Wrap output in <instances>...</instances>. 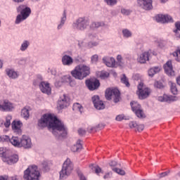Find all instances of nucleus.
<instances>
[{
	"mask_svg": "<svg viewBox=\"0 0 180 180\" xmlns=\"http://www.w3.org/2000/svg\"><path fill=\"white\" fill-rule=\"evenodd\" d=\"M38 126L41 129L49 127V129H51L54 136H60L61 137H65L68 131L67 127L64 125V122L51 114H44L38 121Z\"/></svg>",
	"mask_w": 180,
	"mask_h": 180,
	"instance_id": "f257e3e1",
	"label": "nucleus"
},
{
	"mask_svg": "<svg viewBox=\"0 0 180 180\" xmlns=\"http://www.w3.org/2000/svg\"><path fill=\"white\" fill-rule=\"evenodd\" d=\"M91 74V68L86 65H78L71 71L72 77L75 79L82 80Z\"/></svg>",
	"mask_w": 180,
	"mask_h": 180,
	"instance_id": "f03ea898",
	"label": "nucleus"
},
{
	"mask_svg": "<svg viewBox=\"0 0 180 180\" xmlns=\"http://www.w3.org/2000/svg\"><path fill=\"white\" fill-rule=\"evenodd\" d=\"M18 13H20L17 15L15 23L18 25L22 20H26L29 16H30V13H32V10L29 7H26L25 5H21L17 8Z\"/></svg>",
	"mask_w": 180,
	"mask_h": 180,
	"instance_id": "7ed1b4c3",
	"label": "nucleus"
},
{
	"mask_svg": "<svg viewBox=\"0 0 180 180\" xmlns=\"http://www.w3.org/2000/svg\"><path fill=\"white\" fill-rule=\"evenodd\" d=\"M39 176H40V172L37 169V166L34 165L30 166L24 172L25 180H39Z\"/></svg>",
	"mask_w": 180,
	"mask_h": 180,
	"instance_id": "20e7f679",
	"label": "nucleus"
},
{
	"mask_svg": "<svg viewBox=\"0 0 180 180\" xmlns=\"http://www.w3.org/2000/svg\"><path fill=\"white\" fill-rule=\"evenodd\" d=\"M72 169H74V165H72L71 160L68 158L64 162L62 169L60 172V179H65L68 176H70L71 172H72Z\"/></svg>",
	"mask_w": 180,
	"mask_h": 180,
	"instance_id": "39448f33",
	"label": "nucleus"
},
{
	"mask_svg": "<svg viewBox=\"0 0 180 180\" xmlns=\"http://www.w3.org/2000/svg\"><path fill=\"white\" fill-rule=\"evenodd\" d=\"M130 105L131 108L132 112L135 113L136 116L139 117V119H144L146 117V114L144 113V110L141 108V105L137 101H131L130 103Z\"/></svg>",
	"mask_w": 180,
	"mask_h": 180,
	"instance_id": "423d86ee",
	"label": "nucleus"
},
{
	"mask_svg": "<svg viewBox=\"0 0 180 180\" xmlns=\"http://www.w3.org/2000/svg\"><path fill=\"white\" fill-rule=\"evenodd\" d=\"M105 98L108 101L113 98L115 103H117L120 101V91L117 89H108L105 91Z\"/></svg>",
	"mask_w": 180,
	"mask_h": 180,
	"instance_id": "0eeeda50",
	"label": "nucleus"
},
{
	"mask_svg": "<svg viewBox=\"0 0 180 180\" xmlns=\"http://www.w3.org/2000/svg\"><path fill=\"white\" fill-rule=\"evenodd\" d=\"M150 94H151V89L148 87H145L143 82L138 85L137 94L139 99H146V98L150 96Z\"/></svg>",
	"mask_w": 180,
	"mask_h": 180,
	"instance_id": "6e6552de",
	"label": "nucleus"
},
{
	"mask_svg": "<svg viewBox=\"0 0 180 180\" xmlns=\"http://www.w3.org/2000/svg\"><path fill=\"white\" fill-rule=\"evenodd\" d=\"M88 26H89V21L85 19V18H79L73 23L74 29H77V30H85Z\"/></svg>",
	"mask_w": 180,
	"mask_h": 180,
	"instance_id": "1a4fd4ad",
	"label": "nucleus"
},
{
	"mask_svg": "<svg viewBox=\"0 0 180 180\" xmlns=\"http://www.w3.org/2000/svg\"><path fill=\"white\" fill-rule=\"evenodd\" d=\"M32 139L26 135H22L20 139V148L23 147V148H32Z\"/></svg>",
	"mask_w": 180,
	"mask_h": 180,
	"instance_id": "9d476101",
	"label": "nucleus"
},
{
	"mask_svg": "<svg viewBox=\"0 0 180 180\" xmlns=\"http://www.w3.org/2000/svg\"><path fill=\"white\" fill-rule=\"evenodd\" d=\"M86 85L89 91H95L101 86V83L97 79H91L86 80Z\"/></svg>",
	"mask_w": 180,
	"mask_h": 180,
	"instance_id": "9b49d317",
	"label": "nucleus"
},
{
	"mask_svg": "<svg viewBox=\"0 0 180 180\" xmlns=\"http://www.w3.org/2000/svg\"><path fill=\"white\" fill-rule=\"evenodd\" d=\"M68 106H70V98L65 96V94H63L58 101V108L59 109H64V108H67Z\"/></svg>",
	"mask_w": 180,
	"mask_h": 180,
	"instance_id": "f8f14e48",
	"label": "nucleus"
},
{
	"mask_svg": "<svg viewBox=\"0 0 180 180\" xmlns=\"http://www.w3.org/2000/svg\"><path fill=\"white\" fill-rule=\"evenodd\" d=\"M155 20L159 23H168L169 22H174L172 17H171L169 15H162V14H158V15H156Z\"/></svg>",
	"mask_w": 180,
	"mask_h": 180,
	"instance_id": "ddd939ff",
	"label": "nucleus"
},
{
	"mask_svg": "<svg viewBox=\"0 0 180 180\" xmlns=\"http://www.w3.org/2000/svg\"><path fill=\"white\" fill-rule=\"evenodd\" d=\"M4 162H6L8 165H12V164H16L19 161V156L18 155H8L3 158Z\"/></svg>",
	"mask_w": 180,
	"mask_h": 180,
	"instance_id": "4468645a",
	"label": "nucleus"
},
{
	"mask_svg": "<svg viewBox=\"0 0 180 180\" xmlns=\"http://www.w3.org/2000/svg\"><path fill=\"white\" fill-rule=\"evenodd\" d=\"M92 101L97 110H102L103 109H105V104L103 103V101L99 99L98 96H93Z\"/></svg>",
	"mask_w": 180,
	"mask_h": 180,
	"instance_id": "2eb2a0df",
	"label": "nucleus"
},
{
	"mask_svg": "<svg viewBox=\"0 0 180 180\" xmlns=\"http://www.w3.org/2000/svg\"><path fill=\"white\" fill-rule=\"evenodd\" d=\"M138 4L145 11L153 9V0H138Z\"/></svg>",
	"mask_w": 180,
	"mask_h": 180,
	"instance_id": "dca6fc26",
	"label": "nucleus"
},
{
	"mask_svg": "<svg viewBox=\"0 0 180 180\" xmlns=\"http://www.w3.org/2000/svg\"><path fill=\"white\" fill-rule=\"evenodd\" d=\"M39 89L43 94L51 95V87H50V84L47 82H41L39 84Z\"/></svg>",
	"mask_w": 180,
	"mask_h": 180,
	"instance_id": "f3484780",
	"label": "nucleus"
},
{
	"mask_svg": "<svg viewBox=\"0 0 180 180\" xmlns=\"http://www.w3.org/2000/svg\"><path fill=\"white\" fill-rule=\"evenodd\" d=\"M13 131L16 134H22V127L23 124L20 121H13L11 124Z\"/></svg>",
	"mask_w": 180,
	"mask_h": 180,
	"instance_id": "a211bd4d",
	"label": "nucleus"
},
{
	"mask_svg": "<svg viewBox=\"0 0 180 180\" xmlns=\"http://www.w3.org/2000/svg\"><path fill=\"white\" fill-rule=\"evenodd\" d=\"M13 109V104L8 100H4L3 103L0 104V110L3 112H11Z\"/></svg>",
	"mask_w": 180,
	"mask_h": 180,
	"instance_id": "6ab92c4d",
	"label": "nucleus"
},
{
	"mask_svg": "<svg viewBox=\"0 0 180 180\" xmlns=\"http://www.w3.org/2000/svg\"><path fill=\"white\" fill-rule=\"evenodd\" d=\"M164 70L167 75H175V72L172 68V62L171 60L166 63V64L164 65Z\"/></svg>",
	"mask_w": 180,
	"mask_h": 180,
	"instance_id": "aec40b11",
	"label": "nucleus"
},
{
	"mask_svg": "<svg viewBox=\"0 0 180 180\" xmlns=\"http://www.w3.org/2000/svg\"><path fill=\"white\" fill-rule=\"evenodd\" d=\"M149 57H150L149 52H143L139 56V57L137 58V60L141 64H145L146 61H148Z\"/></svg>",
	"mask_w": 180,
	"mask_h": 180,
	"instance_id": "412c9836",
	"label": "nucleus"
},
{
	"mask_svg": "<svg viewBox=\"0 0 180 180\" xmlns=\"http://www.w3.org/2000/svg\"><path fill=\"white\" fill-rule=\"evenodd\" d=\"M74 63V59L71 58V56L68 55H65L62 57V64L64 65H68L70 67V65H72Z\"/></svg>",
	"mask_w": 180,
	"mask_h": 180,
	"instance_id": "4be33fe9",
	"label": "nucleus"
},
{
	"mask_svg": "<svg viewBox=\"0 0 180 180\" xmlns=\"http://www.w3.org/2000/svg\"><path fill=\"white\" fill-rule=\"evenodd\" d=\"M103 62L107 67H115L116 65V60L113 58L104 57Z\"/></svg>",
	"mask_w": 180,
	"mask_h": 180,
	"instance_id": "5701e85b",
	"label": "nucleus"
},
{
	"mask_svg": "<svg viewBox=\"0 0 180 180\" xmlns=\"http://www.w3.org/2000/svg\"><path fill=\"white\" fill-rule=\"evenodd\" d=\"M130 129H135L137 131H143L144 130L143 124H138L137 122L133 121L129 123Z\"/></svg>",
	"mask_w": 180,
	"mask_h": 180,
	"instance_id": "b1692460",
	"label": "nucleus"
},
{
	"mask_svg": "<svg viewBox=\"0 0 180 180\" xmlns=\"http://www.w3.org/2000/svg\"><path fill=\"white\" fill-rule=\"evenodd\" d=\"M30 107H24L21 110V117H23L25 120H27L29 117H30Z\"/></svg>",
	"mask_w": 180,
	"mask_h": 180,
	"instance_id": "393cba45",
	"label": "nucleus"
},
{
	"mask_svg": "<svg viewBox=\"0 0 180 180\" xmlns=\"http://www.w3.org/2000/svg\"><path fill=\"white\" fill-rule=\"evenodd\" d=\"M72 151L73 153H78L82 150V144L81 143V140H78L74 146L71 148Z\"/></svg>",
	"mask_w": 180,
	"mask_h": 180,
	"instance_id": "a878e982",
	"label": "nucleus"
},
{
	"mask_svg": "<svg viewBox=\"0 0 180 180\" xmlns=\"http://www.w3.org/2000/svg\"><path fill=\"white\" fill-rule=\"evenodd\" d=\"M72 151L73 153H78L82 150V144L81 143V140H78L74 146L71 148Z\"/></svg>",
	"mask_w": 180,
	"mask_h": 180,
	"instance_id": "bb28decb",
	"label": "nucleus"
},
{
	"mask_svg": "<svg viewBox=\"0 0 180 180\" xmlns=\"http://www.w3.org/2000/svg\"><path fill=\"white\" fill-rule=\"evenodd\" d=\"M160 71H161V67L155 66V67L150 68L148 71V74L149 77H154V75H155V74H158V72H160Z\"/></svg>",
	"mask_w": 180,
	"mask_h": 180,
	"instance_id": "cd10ccee",
	"label": "nucleus"
},
{
	"mask_svg": "<svg viewBox=\"0 0 180 180\" xmlns=\"http://www.w3.org/2000/svg\"><path fill=\"white\" fill-rule=\"evenodd\" d=\"M10 143L12 144V146H14V147L20 148V139L18 136L11 137L10 139Z\"/></svg>",
	"mask_w": 180,
	"mask_h": 180,
	"instance_id": "c85d7f7f",
	"label": "nucleus"
},
{
	"mask_svg": "<svg viewBox=\"0 0 180 180\" xmlns=\"http://www.w3.org/2000/svg\"><path fill=\"white\" fill-rule=\"evenodd\" d=\"M6 72L8 77H9V78H12V79H15L18 77V72H15L13 70L7 69Z\"/></svg>",
	"mask_w": 180,
	"mask_h": 180,
	"instance_id": "c756f323",
	"label": "nucleus"
},
{
	"mask_svg": "<svg viewBox=\"0 0 180 180\" xmlns=\"http://www.w3.org/2000/svg\"><path fill=\"white\" fill-rule=\"evenodd\" d=\"M169 85L170 86V91L173 95H176L178 94V89L176 88V84L169 82Z\"/></svg>",
	"mask_w": 180,
	"mask_h": 180,
	"instance_id": "7c9ffc66",
	"label": "nucleus"
},
{
	"mask_svg": "<svg viewBox=\"0 0 180 180\" xmlns=\"http://www.w3.org/2000/svg\"><path fill=\"white\" fill-rule=\"evenodd\" d=\"M65 20H67V12L65 10L63 11V17L61 18L60 23L58 25V29H61L63 26H64V23H65Z\"/></svg>",
	"mask_w": 180,
	"mask_h": 180,
	"instance_id": "2f4dec72",
	"label": "nucleus"
},
{
	"mask_svg": "<svg viewBox=\"0 0 180 180\" xmlns=\"http://www.w3.org/2000/svg\"><path fill=\"white\" fill-rule=\"evenodd\" d=\"M121 82L127 88H130V82H129V79L126 77V75H122V77H121Z\"/></svg>",
	"mask_w": 180,
	"mask_h": 180,
	"instance_id": "473e14b6",
	"label": "nucleus"
},
{
	"mask_svg": "<svg viewBox=\"0 0 180 180\" xmlns=\"http://www.w3.org/2000/svg\"><path fill=\"white\" fill-rule=\"evenodd\" d=\"M72 109L75 112H80V113H82V109H83L82 105H81V104L78 103L73 104Z\"/></svg>",
	"mask_w": 180,
	"mask_h": 180,
	"instance_id": "72a5a7b5",
	"label": "nucleus"
},
{
	"mask_svg": "<svg viewBox=\"0 0 180 180\" xmlns=\"http://www.w3.org/2000/svg\"><path fill=\"white\" fill-rule=\"evenodd\" d=\"M89 168H91L92 171H95L97 175L102 172V169L99 166H94V165H90Z\"/></svg>",
	"mask_w": 180,
	"mask_h": 180,
	"instance_id": "f704fd0d",
	"label": "nucleus"
},
{
	"mask_svg": "<svg viewBox=\"0 0 180 180\" xmlns=\"http://www.w3.org/2000/svg\"><path fill=\"white\" fill-rule=\"evenodd\" d=\"M103 22H93L91 25L90 27L91 29H97L98 27H101V26H103Z\"/></svg>",
	"mask_w": 180,
	"mask_h": 180,
	"instance_id": "c9c22d12",
	"label": "nucleus"
},
{
	"mask_svg": "<svg viewBox=\"0 0 180 180\" xmlns=\"http://www.w3.org/2000/svg\"><path fill=\"white\" fill-rule=\"evenodd\" d=\"M158 101L160 102H168L169 101H171V98L167 95H163L162 96H159Z\"/></svg>",
	"mask_w": 180,
	"mask_h": 180,
	"instance_id": "e433bc0d",
	"label": "nucleus"
},
{
	"mask_svg": "<svg viewBox=\"0 0 180 180\" xmlns=\"http://www.w3.org/2000/svg\"><path fill=\"white\" fill-rule=\"evenodd\" d=\"M11 152L9 150H5L4 148H0V157H2L4 158V157H7L8 154H9Z\"/></svg>",
	"mask_w": 180,
	"mask_h": 180,
	"instance_id": "4c0bfd02",
	"label": "nucleus"
},
{
	"mask_svg": "<svg viewBox=\"0 0 180 180\" xmlns=\"http://www.w3.org/2000/svg\"><path fill=\"white\" fill-rule=\"evenodd\" d=\"M172 56L175 58L176 61L180 62V49H177L172 53Z\"/></svg>",
	"mask_w": 180,
	"mask_h": 180,
	"instance_id": "58836bf2",
	"label": "nucleus"
},
{
	"mask_svg": "<svg viewBox=\"0 0 180 180\" xmlns=\"http://www.w3.org/2000/svg\"><path fill=\"white\" fill-rule=\"evenodd\" d=\"M122 34L124 36V37H131V32H130L129 30L125 29L122 30Z\"/></svg>",
	"mask_w": 180,
	"mask_h": 180,
	"instance_id": "ea45409f",
	"label": "nucleus"
},
{
	"mask_svg": "<svg viewBox=\"0 0 180 180\" xmlns=\"http://www.w3.org/2000/svg\"><path fill=\"white\" fill-rule=\"evenodd\" d=\"M11 120H12V117L11 115L7 116L4 123L5 127L8 128L9 126H11Z\"/></svg>",
	"mask_w": 180,
	"mask_h": 180,
	"instance_id": "a19ab883",
	"label": "nucleus"
},
{
	"mask_svg": "<svg viewBox=\"0 0 180 180\" xmlns=\"http://www.w3.org/2000/svg\"><path fill=\"white\" fill-rule=\"evenodd\" d=\"M41 167L45 171H50V165H49V162L46 161H44L41 163Z\"/></svg>",
	"mask_w": 180,
	"mask_h": 180,
	"instance_id": "79ce46f5",
	"label": "nucleus"
},
{
	"mask_svg": "<svg viewBox=\"0 0 180 180\" xmlns=\"http://www.w3.org/2000/svg\"><path fill=\"white\" fill-rule=\"evenodd\" d=\"M112 171H114V172H116L117 174H119V175H124L126 174L124 170L119 168H112Z\"/></svg>",
	"mask_w": 180,
	"mask_h": 180,
	"instance_id": "37998d69",
	"label": "nucleus"
},
{
	"mask_svg": "<svg viewBox=\"0 0 180 180\" xmlns=\"http://www.w3.org/2000/svg\"><path fill=\"white\" fill-rule=\"evenodd\" d=\"M43 77L41 76H39L37 79H35L33 82L34 85L36 86L37 85L40 86L41 82H43Z\"/></svg>",
	"mask_w": 180,
	"mask_h": 180,
	"instance_id": "c03bdc74",
	"label": "nucleus"
},
{
	"mask_svg": "<svg viewBox=\"0 0 180 180\" xmlns=\"http://www.w3.org/2000/svg\"><path fill=\"white\" fill-rule=\"evenodd\" d=\"M61 82H71V76L70 75L63 76Z\"/></svg>",
	"mask_w": 180,
	"mask_h": 180,
	"instance_id": "a18cd8bd",
	"label": "nucleus"
},
{
	"mask_svg": "<svg viewBox=\"0 0 180 180\" xmlns=\"http://www.w3.org/2000/svg\"><path fill=\"white\" fill-rule=\"evenodd\" d=\"M106 4L110 6H113V5H116L117 4V0H105Z\"/></svg>",
	"mask_w": 180,
	"mask_h": 180,
	"instance_id": "49530a36",
	"label": "nucleus"
},
{
	"mask_svg": "<svg viewBox=\"0 0 180 180\" xmlns=\"http://www.w3.org/2000/svg\"><path fill=\"white\" fill-rule=\"evenodd\" d=\"M27 47H29V42H27V41H25L21 45L20 50H21L22 51H25V50H26V49H27Z\"/></svg>",
	"mask_w": 180,
	"mask_h": 180,
	"instance_id": "de8ad7c7",
	"label": "nucleus"
},
{
	"mask_svg": "<svg viewBox=\"0 0 180 180\" xmlns=\"http://www.w3.org/2000/svg\"><path fill=\"white\" fill-rule=\"evenodd\" d=\"M154 86L155 88H158L159 89H162L164 88V84L161 83L160 82H155L154 84Z\"/></svg>",
	"mask_w": 180,
	"mask_h": 180,
	"instance_id": "09e8293b",
	"label": "nucleus"
},
{
	"mask_svg": "<svg viewBox=\"0 0 180 180\" xmlns=\"http://www.w3.org/2000/svg\"><path fill=\"white\" fill-rule=\"evenodd\" d=\"M175 27H176V30H174V33H178V30L180 31V22L179 21L175 22Z\"/></svg>",
	"mask_w": 180,
	"mask_h": 180,
	"instance_id": "8fccbe9b",
	"label": "nucleus"
},
{
	"mask_svg": "<svg viewBox=\"0 0 180 180\" xmlns=\"http://www.w3.org/2000/svg\"><path fill=\"white\" fill-rule=\"evenodd\" d=\"M101 78L105 79L109 77V72H102L100 75Z\"/></svg>",
	"mask_w": 180,
	"mask_h": 180,
	"instance_id": "3c124183",
	"label": "nucleus"
},
{
	"mask_svg": "<svg viewBox=\"0 0 180 180\" xmlns=\"http://www.w3.org/2000/svg\"><path fill=\"white\" fill-rule=\"evenodd\" d=\"M124 119V115H119L115 118V120L117 122H122V120H123Z\"/></svg>",
	"mask_w": 180,
	"mask_h": 180,
	"instance_id": "603ef678",
	"label": "nucleus"
},
{
	"mask_svg": "<svg viewBox=\"0 0 180 180\" xmlns=\"http://www.w3.org/2000/svg\"><path fill=\"white\" fill-rule=\"evenodd\" d=\"M121 13L123 14V15H130V11L129 10H127L125 8H122L121 10Z\"/></svg>",
	"mask_w": 180,
	"mask_h": 180,
	"instance_id": "864d4df0",
	"label": "nucleus"
},
{
	"mask_svg": "<svg viewBox=\"0 0 180 180\" xmlns=\"http://www.w3.org/2000/svg\"><path fill=\"white\" fill-rule=\"evenodd\" d=\"M88 131H89V133L95 132V131H96V127H88Z\"/></svg>",
	"mask_w": 180,
	"mask_h": 180,
	"instance_id": "5fc2aeb1",
	"label": "nucleus"
},
{
	"mask_svg": "<svg viewBox=\"0 0 180 180\" xmlns=\"http://www.w3.org/2000/svg\"><path fill=\"white\" fill-rule=\"evenodd\" d=\"M1 139L4 140V141H9L11 143V138H9V136L6 135L3 136L2 137H1Z\"/></svg>",
	"mask_w": 180,
	"mask_h": 180,
	"instance_id": "6e6d98bb",
	"label": "nucleus"
},
{
	"mask_svg": "<svg viewBox=\"0 0 180 180\" xmlns=\"http://www.w3.org/2000/svg\"><path fill=\"white\" fill-rule=\"evenodd\" d=\"M98 61V55H94L91 57V63H96Z\"/></svg>",
	"mask_w": 180,
	"mask_h": 180,
	"instance_id": "4d7b16f0",
	"label": "nucleus"
},
{
	"mask_svg": "<svg viewBox=\"0 0 180 180\" xmlns=\"http://www.w3.org/2000/svg\"><path fill=\"white\" fill-rule=\"evenodd\" d=\"M85 133H86V131H85L84 129H79L78 130V134H79V136H84V134H85Z\"/></svg>",
	"mask_w": 180,
	"mask_h": 180,
	"instance_id": "13d9d810",
	"label": "nucleus"
},
{
	"mask_svg": "<svg viewBox=\"0 0 180 180\" xmlns=\"http://www.w3.org/2000/svg\"><path fill=\"white\" fill-rule=\"evenodd\" d=\"M78 176L80 180H86V177H85L82 173H78Z\"/></svg>",
	"mask_w": 180,
	"mask_h": 180,
	"instance_id": "bf43d9fd",
	"label": "nucleus"
},
{
	"mask_svg": "<svg viewBox=\"0 0 180 180\" xmlns=\"http://www.w3.org/2000/svg\"><path fill=\"white\" fill-rule=\"evenodd\" d=\"M110 167H117V162L116 161H111L109 163Z\"/></svg>",
	"mask_w": 180,
	"mask_h": 180,
	"instance_id": "052dcab7",
	"label": "nucleus"
},
{
	"mask_svg": "<svg viewBox=\"0 0 180 180\" xmlns=\"http://www.w3.org/2000/svg\"><path fill=\"white\" fill-rule=\"evenodd\" d=\"M168 174H169V172H165L161 173L160 175V178H164V176H167V175H168Z\"/></svg>",
	"mask_w": 180,
	"mask_h": 180,
	"instance_id": "680f3d73",
	"label": "nucleus"
},
{
	"mask_svg": "<svg viewBox=\"0 0 180 180\" xmlns=\"http://www.w3.org/2000/svg\"><path fill=\"white\" fill-rule=\"evenodd\" d=\"M117 60L119 64H122V56L118 55L117 56Z\"/></svg>",
	"mask_w": 180,
	"mask_h": 180,
	"instance_id": "e2e57ef3",
	"label": "nucleus"
},
{
	"mask_svg": "<svg viewBox=\"0 0 180 180\" xmlns=\"http://www.w3.org/2000/svg\"><path fill=\"white\" fill-rule=\"evenodd\" d=\"M109 178H110V173H109V172L105 174V175H104V176H103L104 179H109Z\"/></svg>",
	"mask_w": 180,
	"mask_h": 180,
	"instance_id": "0e129e2a",
	"label": "nucleus"
},
{
	"mask_svg": "<svg viewBox=\"0 0 180 180\" xmlns=\"http://www.w3.org/2000/svg\"><path fill=\"white\" fill-rule=\"evenodd\" d=\"M94 46H98V43H96V42H94V43L90 42V43H89V47H94Z\"/></svg>",
	"mask_w": 180,
	"mask_h": 180,
	"instance_id": "69168bd1",
	"label": "nucleus"
},
{
	"mask_svg": "<svg viewBox=\"0 0 180 180\" xmlns=\"http://www.w3.org/2000/svg\"><path fill=\"white\" fill-rule=\"evenodd\" d=\"M176 82H177L178 85H179V86H180V75L176 78Z\"/></svg>",
	"mask_w": 180,
	"mask_h": 180,
	"instance_id": "338daca9",
	"label": "nucleus"
},
{
	"mask_svg": "<svg viewBox=\"0 0 180 180\" xmlns=\"http://www.w3.org/2000/svg\"><path fill=\"white\" fill-rule=\"evenodd\" d=\"M11 180H18V178L16 177V176H11Z\"/></svg>",
	"mask_w": 180,
	"mask_h": 180,
	"instance_id": "774afa93",
	"label": "nucleus"
}]
</instances>
